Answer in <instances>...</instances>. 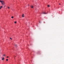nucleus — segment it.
<instances>
[{
    "mask_svg": "<svg viewBox=\"0 0 64 64\" xmlns=\"http://www.w3.org/2000/svg\"><path fill=\"white\" fill-rule=\"evenodd\" d=\"M0 2L1 3H2V5H5V2L4 1L0 0Z\"/></svg>",
    "mask_w": 64,
    "mask_h": 64,
    "instance_id": "obj_1",
    "label": "nucleus"
},
{
    "mask_svg": "<svg viewBox=\"0 0 64 64\" xmlns=\"http://www.w3.org/2000/svg\"><path fill=\"white\" fill-rule=\"evenodd\" d=\"M4 59H5V58L4 57H3L2 58V60H4Z\"/></svg>",
    "mask_w": 64,
    "mask_h": 64,
    "instance_id": "obj_2",
    "label": "nucleus"
},
{
    "mask_svg": "<svg viewBox=\"0 0 64 64\" xmlns=\"http://www.w3.org/2000/svg\"><path fill=\"white\" fill-rule=\"evenodd\" d=\"M47 14V13H46L45 12H43L42 13V14Z\"/></svg>",
    "mask_w": 64,
    "mask_h": 64,
    "instance_id": "obj_3",
    "label": "nucleus"
},
{
    "mask_svg": "<svg viewBox=\"0 0 64 64\" xmlns=\"http://www.w3.org/2000/svg\"><path fill=\"white\" fill-rule=\"evenodd\" d=\"M22 17H24V14H23L22 15Z\"/></svg>",
    "mask_w": 64,
    "mask_h": 64,
    "instance_id": "obj_4",
    "label": "nucleus"
},
{
    "mask_svg": "<svg viewBox=\"0 0 64 64\" xmlns=\"http://www.w3.org/2000/svg\"><path fill=\"white\" fill-rule=\"evenodd\" d=\"M31 7L32 8H33V6H31Z\"/></svg>",
    "mask_w": 64,
    "mask_h": 64,
    "instance_id": "obj_5",
    "label": "nucleus"
},
{
    "mask_svg": "<svg viewBox=\"0 0 64 64\" xmlns=\"http://www.w3.org/2000/svg\"><path fill=\"white\" fill-rule=\"evenodd\" d=\"M8 9H10V7H8Z\"/></svg>",
    "mask_w": 64,
    "mask_h": 64,
    "instance_id": "obj_6",
    "label": "nucleus"
},
{
    "mask_svg": "<svg viewBox=\"0 0 64 64\" xmlns=\"http://www.w3.org/2000/svg\"><path fill=\"white\" fill-rule=\"evenodd\" d=\"M6 61H8V59H6Z\"/></svg>",
    "mask_w": 64,
    "mask_h": 64,
    "instance_id": "obj_7",
    "label": "nucleus"
},
{
    "mask_svg": "<svg viewBox=\"0 0 64 64\" xmlns=\"http://www.w3.org/2000/svg\"><path fill=\"white\" fill-rule=\"evenodd\" d=\"M12 18V19H13V18H14V16H12L11 17Z\"/></svg>",
    "mask_w": 64,
    "mask_h": 64,
    "instance_id": "obj_8",
    "label": "nucleus"
},
{
    "mask_svg": "<svg viewBox=\"0 0 64 64\" xmlns=\"http://www.w3.org/2000/svg\"><path fill=\"white\" fill-rule=\"evenodd\" d=\"M17 23V22H14V23L15 24H16V23Z\"/></svg>",
    "mask_w": 64,
    "mask_h": 64,
    "instance_id": "obj_9",
    "label": "nucleus"
},
{
    "mask_svg": "<svg viewBox=\"0 0 64 64\" xmlns=\"http://www.w3.org/2000/svg\"><path fill=\"white\" fill-rule=\"evenodd\" d=\"M4 7H6V6H5V5H4Z\"/></svg>",
    "mask_w": 64,
    "mask_h": 64,
    "instance_id": "obj_10",
    "label": "nucleus"
},
{
    "mask_svg": "<svg viewBox=\"0 0 64 64\" xmlns=\"http://www.w3.org/2000/svg\"><path fill=\"white\" fill-rule=\"evenodd\" d=\"M15 46H16H16H17V44H15Z\"/></svg>",
    "mask_w": 64,
    "mask_h": 64,
    "instance_id": "obj_11",
    "label": "nucleus"
},
{
    "mask_svg": "<svg viewBox=\"0 0 64 64\" xmlns=\"http://www.w3.org/2000/svg\"><path fill=\"white\" fill-rule=\"evenodd\" d=\"M48 7H50V6L48 5Z\"/></svg>",
    "mask_w": 64,
    "mask_h": 64,
    "instance_id": "obj_12",
    "label": "nucleus"
},
{
    "mask_svg": "<svg viewBox=\"0 0 64 64\" xmlns=\"http://www.w3.org/2000/svg\"><path fill=\"white\" fill-rule=\"evenodd\" d=\"M3 7V6H0V8H2Z\"/></svg>",
    "mask_w": 64,
    "mask_h": 64,
    "instance_id": "obj_13",
    "label": "nucleus"
},
{
    "mask_svg": "<svg viewBox=\"0 0 64 64\" xmlns=\"http://www.w3.org/2000/svg\"><path fill=\"white\" fill-rule=\"evenodd\" d=\"M5 56V54H4L3 55V56Z\"/></svg>",
    "mask_w": 64,
    "mask_h": 64,
    "instance_id": "obj_14",
    "label": "nucleus"
},
{
    "mask_svg": "<svg viewBox=\"0 0 64 64\" xmlns=\"http://www.w3.org/2000/svg\"><path fill=\"white\" fill-rule=\"evenodd\" d=\"M10 39L11 40H12V38H10Z\"/></svg>",
    "mask_w": 64,
    "mask_h": 64,
    "instance_id": "obj_15",
    "label": "nucleus"
},
{
    "mask_svg": "<svg viewBox=\"0 0 64 64\" xmlns=\"http://www.w3.org/2000/svg\"><path fill=\"white\" fill-rule=\"evenodd\" d=\"M1 9V8L0 6V9Z\"/></svg>",
    "mask_w": 64,
    "mask_h": 64,
    "instance_id": "obj_16",
    "label": "nucleus"
},
{
    "mask_svg": "<svg viewBox=\"0 0 64 64\" xmlns=\"http://www.w3.org/2000/svg\"><path fill=\"white\" fill-rule=\"evenodd\" d=\"M8 57H8V56L7 57V58H8Z\"/></svg>",
    "mask_w": 64,
    "mask_h": 64,
    "instance_id": "obj_17",
    "label": "nucleus"
},
{
    "mask_svg": "<svg viewBox=\"0 0 64 64\" xmlns=\"http://www.w3.org/2000/svg\"><path fill=\"white\" fill-rule=\"evenodd\" d=\"M44 23H45V22H44Z\"/></svg>",
    "mask_w": 64,
    "mask_h": 64,
    "instance_id": "obj_18",
    "label": "nucleus"
},
{
    "mask_svg": "<svg viewBox=\"0 0 64 64\" xmlns=\"http://www.w3.org/2000/svg\"><path fill=\"white\" fill-rule=\"evenodd\" d=\"M60 4H59V5H60Z\"/></svg>",
    "mask_w": 64,
    "mask_h": 64,
    "instance_id": "obj_19",
    "label": "nucleus"
},
{
    "mask_svg": "<svg viewBox=\"0 0 64 64\" xmlns=\"http://www.w3.org/2000/svg\"><path fill=\"white\" fill-rule=\"evenodd\" d=\"M16 57V56H15V57Z\"/></svg>",
    "mask_w": 64,
    "mask_h": 64,
    "instance_id": "obj_20",
    "label": "nucleus"
}]
</instances>
